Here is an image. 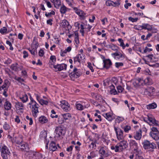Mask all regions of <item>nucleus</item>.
I'll use <instances>...</instances> for the list:
<instances>
[{"label":"nucleus","instance_id":"obj_10","mask_svg":"<svg viewBox=\"0 0 159 159\" xmlns=\"http://www.w3.org/2000/svg\"><path fill=\"white\" fill-rule=\"evenodd\" d=\"M111 55L115 59L117 60H122L125 57L124 54L120 52L112 53L111 54Z\"/></svg>","mask_w":159,"mask_h":159},{"label":"nucleus","instance_id":"obj_5","mask_svg":"<svg viewBox=\"0 0 159 159\" xmlns=\"http://www.w3.org/2000/svg\"><path fill=\"white\" fill-rule=\"evenodd\" d=\"M143 147L145 149L150 150L155 149L156 148V144L153 143H151L149 141H144L143 143Z\"/></svg>","mask_w":159,"mask_h":159},{"label":"nucleus","instance_id":"obj_15","mask_svg":"<svg viewBox=\"0 0 159 159\" xmlns=\"http://www.w3.org/2000/svg\"><path fill=\"white\" fill-rule=\"evenodd\" d=\"M0 150L1 153H6L8 155L10 153V152L7 147L2 143L0 145Z\"/></svg>","mask_w":159,"mask_h":159},{"label":"nucleus","instance_id":"obj_23","mask_svg":"<svg viewBox=\"0 0 159 159\" xmlns=\"http://www.w3.org/2000/svg\"><path fill=\"white\" fill-rule=\"evenodd\" d=\"M72 48L71 46H69L65 50L61 51L60 53L61 56L64 57L66 56V54L67 52H70Z\"/></svg>","mask_w":159,"mask_h":159},{"label":"nucleus","instance_id":"obj_52","mask_svg":"<svg viewBox=\"0 0 159 159\" xmlns=\"http://www.w3.org/2000/svg\"><path fill=\"white\" fill-rule=\"evenodd\" d=\"M138 80H137L136 79H135L132 81V84L135 87H139V85L138 84Z\"/></svg>","mask_w":159,"mask_h":159},{"label":"nucleus","instance_id":"obj_27","mask_svg":"<svg viewBox=\"0 0 159 159\" xmlns=\"http://www.w3.org/2000/svg\"><path fill=\"white\" fill-rule=\"evenodd\" d=\"M143 30H146L148 31H151L153 29L152 25L147 23L143 24Z\"/></svg>","mask_w":159,"mask_h":159},{"label":"nucleus","instance_id":"obj_50","mask_svg":"<svg viewBox=\"0 0 159 159\" xmlns=\"http://www.w3.org/2000/svg\"><path fill=\"white\" fill-rule=\"evenodd\" d=\"M58 121L59 124H62L64 122V120L63 119L61 115V116H59Z\"/></svg>","mask_w":159,"mask_h":159},{"label":"nucleus","instance_id":"obj_30","mask_svg":"<svg viewBox=\"0 0 159 159\" xmlns=\"http://www.w3.org/2000/svg\"><path fill=\"white\" fill-rule=\"evenodd\" d=\"M75 105L76 109L80 111H82L86 108L85 106H83L81 104L78 102L76 103Z\"/></svg>","mask_w":159,"mask_h":159},{"label":"nucleus","instance_id":"obj_59","mask_svg":"<svg viewBox=\"0 0 159 159\" xmlns=\"http://www.w3.org/2000/svg\"><path fill=\"white\" fill-rule=\"evenodd\" d=\"M111 81L112 83H113L114 84L116 85L118 83V80L116 77H114L112 78Z\"/></svg>","mask_w":159,"mask_h":159},{"label":"nucleus","instance_id":"obj_36","mask_svg":"<svg viewBox=\"0 0 159 159\" xmlns=\"http://www.w3.org/2000/svg\"><path fill=\"white\" fill-rule=\"evenodd\" d=\"M62 117L65 120H69L71 118V116L70 114L67 113L61 115Z\"/></svg>","mask_w":159,"mask_h":159},{"label":"nucleus","instance_id":"obj_14","mask_svg":"<svg viewBox=\"0 0 159 159\" xmlns=\"http://www.w3.org/2000/svg\"><path fill=\"white\" fill-rule=\"evenodd\" d=\"M54 68L56 70V71H61L63 70H66L67 68V65L65 64H57L54 66Z\"/></svg>","mask_w":159,"mask_h":159},{"label":"nucleus","instance_id":"obj_8","mask_svg":"<svg viewBox=\"0 0 159 159\" xmlns=\"http://www.w3.org/2000/svg\"><path fill=\"white\" fill-rule=\"evenodd\" d=\"M73 10L75 13L78 15L79 18L81 20H84L86 16V14L83 11L78 9L77 7L74 8Z\"/></svg>","mask_w":159,"mask_h":159},{"label":"nucleus","instance_id":"obj_42","mask_svg":"<svg viewBox=\"0 0 159 159\" xmlns=\"http://www.w3.org/2000/svg\"><path fill=\"white\" fill-rule=\"evenodd\" d=\"M151 131L150 135H152V133L155 134L156 133H159V131H158L157 129L155 127H152L151 128Z\"/></svg>","mask_w":159,"mask_h":159},{"label":"nucleus","instance_id":"obj_64","mask_svg":"<svg viewBox=\"0 0 159 159\" xmlns=\"http://www.w3.org/2000/svg\"><path fill=\"white\" fill-rule=\"evenodd\" d=\"M126 51L127 52V53H128V54H133L134 53L132 49L131 48H130L127 49H126Z\"/></svg>","mask_w":159,"mask_h":159},{"label":"nucleus","instance_id":"obj_9","mask_svg":"<svg viewBox=\"0 0 159 159\" xmlns=\"http://www.w3.org/2000/svg\"><path fill=\"white\" fill-rule=\"evenodd\" d=\"M81 74V72L80 70L75 68L73 71L70 73L69 76L70 78L72 79L74 78L79 77Z\"/></svg>","mask_w":159,"mask_h":159},{"label":"nucleus","instance_id":"obj_37","mask_svg":"<svg viewBox=\"0 0 159 159\" xmlns=\"http://www.w3.org/2000/svg\"><path fill=\"white\" fill-rule=\"evenodd\" d=\"M4 107L5 109L7 110H10L11 108V104L8 101H6L5 103Z\"/></svg>","mask_w":159,"mask_h":159},{"label":"nucleus","instance_id":"obj_58","mask_svg":"<svg viewBox=\"0 0 159 159\" xmlns=\"http://www.w3.org/2000/svg\"><path fill=\"white\" fill-rule=\"evenodd\" d=\"M128 20L132 22H137L139 20V19L138 18H134L131 17H130L128 18Z\"/></svg>","mask_w":159,"mask_h":159},{"label":"nucleus","instance_id":"obj_49","mask_svg":"<svg viewBox=\"0 0 159 159\" xmlns=\"http://www.w3.org/2000/svg\"><path fill=\"white\" fill-rule=\"evenodd\" d=\"M55 12L53 11H52L50 12H46L45 14V16L48 17H51L52 15H54L55 14Z\"/></svg>","mask_w":159,"mask_h":159},{"label":"nucleus","instance_id":"obj_54","mask_svg":"<svg viewBox=\"0 0 159 159\" xmlns=\"http://www.w3.org/2000/svg\"><path fill=\"white\" fill-rule=\"evenodd\" d=\"M117 93H121L124 89L120 85L118 86L117 87Z\"/></svg>","mask_w":159,"mask_h":159},{"label":"nucleus","instance_id":"obj_7","mask_svg":"<svg viewBox=\"0 0 159 159\" xmlns=\"http://www.w3.org/2000/svg\"><path fill=\"white\" fill-rule=\"evenodd\" d=\"M29 157L32 159H42V155L39 152L34 151H30L29 152Z\"/></svg>","mask_w":159,"mask_h":159},{"label":"nucleus","instance_id":"obj_26","mask_svg":"<svg viewBox=\"0 0 159 159\" xmlns=\"http://www.w3.org/2000/svg\"><path fill=\"white\" fill-rule=\"evenodd\" d=\"M39 121L40 123L43 124L47 123L48 120L46 117L42 116L39 118Z\"/></svg>","mask_w":159,"mask_h":159},{"label":"nucleus","instance_id":"obj_39","mask_svg":"<svg viewBox=\"0 0 159 159\" xmlns=\"http://www.w3.org/2000/svg\"><path fill=\"white\" fill-rule=\"evenodd\" d=\"M49 102V100L48 99L44 100L42 99L41 100H40V102H39L41 105H48Z\"/></svg>","mask_w":159,"mask_h":159},{"label":"nucleus","instance_id":"obj_6","mask_svg":"<svg viewBox=\"0 0 159 159\" xmlns=\"http://www.w3.org/2000/svg\"><path fill=\"white\" fill-rule=\"evenodd\" d=\"M114 129L116 132L117 139L119 140L123 139H124L123 131L119 128L115 126L114 127Z\"/></svg>","mask_w":159,"mask_h":159},{"label":"nucleus","instance_id":"obj_25","mask_svg":"<svg viewBox=\"0 0 159 159\" xmlns=\"http://www.w3.org/2000/svg\"><path fill=\"white\" fill-rule=\"evenodd\" d=\"M51 2L53 4L54 7L58 8L61 5L60 0H51Z\"/></svg>","mask_w":159,"mask_h":159},{"label":"nucleus","instance_id":"obj_61","mask_svg":"<svg viewBox=\"0 0 159 159\" xmlns=\"http://www.w3.org/2000/svg\"><path fill=\"white\" fill-rule=\"evenodd\" d=\"M4 129L6 130L9 129L10 128L9 125L6 122L5 123L3 126Z\"/></svg>","mask_w":159,"mask_h":159},{"label":"nucleus","instance_id":"obj_62","mask_svg":"<svg viewBox=\"0 0 159 159\" xmlns=\"http://www.w3.org/2000/svg\"><path fill=\"white\" fill-rule=\"evenodd\" d=\"M106 4L107 6H112L113 1L111 0H107L106 2Z\"/></svg>","mask_w":159,"mask_h":159},{"label":"nucleus","instance_id":"obj_13","mask_svg":"<svg viewBox=\"0 0 159 159\" xmlns=\"http://www.w3.org/2000/svg\"><path fill=\"white\" fill-rule=\"evenodd\" d=\"M15 107L18 112L22 113L24 110L23 104L21 102H15Z\"/></svg>","mask_w":159,"mask_h":159},{"label":"nucleus","instance_id":"obj_35","mask_svg":"<svg viewBox=\"0 0 159 159\" xmlns=\"http://www.w3.org/2000/svg\"><path fill=\"white\" fill-rule=\"evenodd\" d=\"M143 83L147 85H150L152 84V80L149 77H147L143 80Z\"/></svg>","mask_w":159,"mask_h":159},{"label":"nucleus","instance_id":"obj_48","mask_svg":"<svg viewBox=\"0 0 159 159\" xmlns=\"http://www.w3.org/2000/svg\"><path fill=\"white\" fill-rule=\"evenodd\" d=\"M134 29L136 30H143V24L142 25H135L134 26Z\"/></svg>","mask_w":159,"mask_h":159},{"label":"nucleus","instance_id":"obj_11","mask_svg":"<svg viewBox=\"0 0 159 159\" xmlns=\"http://www.w3.org/2000/svg\"><path fill=\"white\" fill-rule=\"evenodd\" d=\"M155 89L152 87H147L144 89V93L146 95L151 96L152 95L153 93L155 91Z\"/></svg>","mask_w":159,"mask_h":159},{"label":"nucleus","instance_id":"obj_40","mask_svg":"<svg viewBox=\"0 0 159 159\" xmlns=\"http://www.w3.org/2000/svg\"><path fill=\"white\" fill-rule=\"evenodd\" d=\"M67 11V8L64 5H62L60 9V11L61 14H65Z\"/></svg>","mask_w":159,"mask_h":159},{"label":"nucleus","instance_id":"obj_19","mask_svg":"<svg viewBox=\"0 0 159 159\" xmlns=\"http://www.w3.org/2000/svg\"><path fill=\"white\" fill-rule=\"evenodd\" d=\"M104 65V68L108 69L112 65L111 61L109 59H107L103 61Z\"/></svg>","mask_w":159,"mask_h":159},{"label":"nucleus","instance_id":"obj_4","mask_svg":"<svg viewBox=\"0 0 159 159\" xmlns=\"http://www.w3.org/2000/svg\"><path fill=\"white\" fill-rule=\"evenodd\" d=\"M60 105L62 109L64 111L68 112L71 110L70 104L66 101H60Z\"/></svg>","mask_w":159,"mask_h":159},{"label":"nucleus","instance_id":"obj_56","mask_svg":"<svg viewBox=\"0 0 159 159\" xmlns=\"http://www.w3.org/2000/svg\"><path fill=\"white\" fill-rule=\"evenodd\" d=\"M110 48L114 51H116L118 50V47L113 44L112 45Z\"/></svg>","mask_w":159,"mask_h":159},{"label":"nucleus","instance_id":"obj_32","mask_svg":"<svg viewBox=\"0 0 159 159\" xmlns=\"http://www.w3.org/2000/svg\"><path fill=\"white\" fill-rule=\"evenodd\" d=\"M112 84L111 80L109 79H107L104 80L103 81V85L105 86H108L110 87V86Z\"/></svg>","mask_w":159,"mask_h":159},{"label":"nucleus","instance_id":"obj_55","mask_svg":"<svg viewBox=\"0 0 159 159\" xmlns=\"http://www.w3.org/2000/svg\"><path fill=\"white\" fill-rule=\"evenodd\" d=\"M7 29L5 27H3L0 30V32L2 34H5L7 32Z\"/></svg>","mask_w":159,"mask_h":159},{"label":"nucleus","instance_id":"obj_28","mask_svg":"<svg viewBox=\"0 0 159 159\" xmlns=\"http://www.w3.org/2000/svg\"><path fill=\"white\" fill-rule=\"evenodd\" d=\"M66 2L68 6L74 9V8H75V6L76 4L75 2H74L73 0H66Z\"/></svg>","mask_w":159,"mask_h":159},{"label":"nucleus","instance_id":"obj_33","mask_svg":"<svg viewBox=\"0 0 159 159\" xmlns=\"http://www.w3.org/2000/svg\"><path fill=\"white\" fill-rule=\"evenodd\" d=\"M147 108L148 109H154L157 107V105L155 102L150 104L146 106Z\"/></svg>","mask_w":159,"mask_h":159},{"label":"nucleus","instance_id":"obj_45","mask_svg":"<svg viewBox=\"0 0 159 159\" xmlns=\"http://www.w3.org/2000/svg\"><path fill=\"white\" fill-rule=\"evenodd\" d=\"M26 118L27 120V122L29 123L30 125H31L33 123V121L31 117H30L29 116H27L26 117Z\"/></svg>","mask_w":159,"mask_h":159},{"label":"nucleus","instance_id":"obj_3","mask_svg":"<svg viewBox=\"0 0 159 159\" xmlns=\"http://www.w3.org/2000/svg\"><path fill=\"white\" fill-rule=\"evenodd\" d=\"M127 142L125 141H122L120 143H117L116 145L115 152H117L122 151L123 149H125L127 147Z\"/></svg>","mask_w":159,"mask_h":159},{"label":"nucleus","instance_id":"obj_47","mask_svg":"<svg viewBox=\"0 0 159 159\" xmlns=\"http://www.w3.org/2000/svg\"><path fill=\"white\" fill-rule=\"evenodd\" d=\"M40 136L41 138L45 139L47 137V134L46 131H42L40 134Z\"/></svg>","mask_w":159,"mask_h":159},{"label":"nucleus","instance_id":"obj_16","mask_svg":"<svg viewBox=\"0 0 159 159\" xmlns=\"http://www.w3.org/2000/svg\"><path fill=\"white\" fill-rule=\"evenodd\" d=\"M129 145L131 148L134 149L135 151H137L138 149V143L134 140L131 139L129 142Z\"/></svg>","mask_w":159,"mask_h":159},{"label":"nucleus","instance_id":"obj_43","mask_svg":"<svg viewBox=\"0 0 159 159\" xmlns=\"http://www.w3.org/2000/svg\"><path fill=\"white\" fill-rule=\"evenodd\" d=\"M137 80H138V82L139 86L143 85V80L142 78H136Z\"/></svg>","mask_w":159,"mask_h":159},{"label":"nucleus","instance_id":"obj_34","mask_svg":"<svg viewBox=\"0 0 159 159\" xmlns=\"http://www.w3.org/2000/svg\"><path fill=\"white\" fill-rule=\"evenodd\" d=\"M110 87L111 89L110 92L111 94L113 95H116L118 93L117 91L115 89L114 86L113 84H111V85L110 86Z\"/></svg>","mask_w":159,"mask_h":159},{"label":"nucleus","instance_id":"obj_31","mask_svg":"<svg viewBox=\"0 0 159 159\" xmlns=\"http://www.w3.org/2000/svg\"><path fill=\"white\" fill-rule=\"evenodd\" d=\"M18 147L22 150L27 151L28 149V147L26 145L22 143L19 144Z\"/></svg>","mask_w":159,"mask_h":159},{"label":"nucleus","instance_id":"obj_53","mask_svg":"<svg viewBox=\"0 0 159 159\" xmlns=\"http://www.w3.org/2000/svg\"><path fill=\"white\" fill-rule=\"evenodd\" d=\"M123 129L125 132L128 133L129 130L131 129V127L129 126L126 125L124 127Z\"/></svg>","mask_w":159,"mask_h":159},{"label":"nucleus","instance_id":"obj_38","mask_svg":"<svg viewBox=\"0 0 159 159\" xmlns=\"http://www.w3.org/2000/svg\"><path fill=\"white\" fill-rule=\"evenodd\" d=\"M151 136L155 140H157L159 139V133L155 134L152 133Z\"/></svg>","mask_w":159,"mask_h":159},{"label":"nucleus","instance_id":"obj_44","mask_svg":"<svg viewBox=\"0 0 159 159\" xmlns=\"http://www.w3.org/2000/svg\"><path fill=\"white\" fill-rule=\"evenodd\" d=\"M17 66V63L13 64L11 65L10 68L12 70L16 71L18 69Z\"/></svg>","mask_w":159,"mask_h":159},{"label":"nucleus","instance_id":"obj_29","mask_svg":"<svg viewBox=\"0 0 159 159\" xmlns=\"http://www.w3.org/2000/svg\"><path fill=\"white\" fill-rule=\"evenodd\" d=\"M20 98L23 102H26L28 100L27 96L25 93L23 95H20Z\"/></svg>","mask_w":159,"mask_h":159},{"label":"nucleus","instance_id":"obj_2","mask_svg":"<svg viewBox=\"0 0 159 159\" xmlns=\"http://www.w3.org/2000/svg\"><path fill=\"white\" fill-rule=\"evenodd\" d=\"M144 121L150 125L159 126V122L155 119L154 117L152 115L149 114L147 118L144 119Z\"/></svg>","mask_w":159,"mask_h":159},{"label":"nucleus","instance_id":"obj_46","mask_svg":"<svg viewBox=\"0 0 159 159\" xmlns=\"http://www.w3.org/2000/svg\"><path fill=\"white\" fill-rule=\"evenodd\" d=\"M35 49H31L30 48H28V50L33 55H34L35 54V52L36 51V49L37 48L38 46V44H35Z\"/></svg>","mask_w":159,"mask_h":159},{"label":"nucleus","instance_id":"obj_12","mask_svg":"<svg viewBox=\"0 0 159 159\" xmlns=\"http://www.w3.org/2000/svg\"><path fill=\"white\" fill-rule=\"evenodd\" d=\"M55 133L56 134V136L58 137L61 136L65 134L64 130L60 127H57L56 128L55 130Z\"/></svg>","mask_w":159,"mask_h":159},{"label":"nucleus","instance_id":"obj_20","mask_svg":"<svg viewBox=\"0 0 159 159\" xmlns=\"http://www.w3.org/2000/svg\"><path fill=\"white\" fill-rule=\"evenodd\" d=\"M142 137V131L140 129L136 131L134 134V138L136 140H140Z\"/></svg>","mask_w":159,"mask_h":159},{"label":"nucleus","instance_id":"obj_41","mask_svg":"<svg viewBox=\"0 0 159 159\" xmlns=\"http://www.w3.org/2000/svg\"><path fill=\"white\" fill-rule=\"evenodd\" d=\"M118 41L120 43V45L122 47L123 49H125V44L123 40L121 38H119Z\"/></svg>","mask_w":159,"mask_h":159},{"label":"nucleus","instance_id":"obj_1","mask_svg":"<svg viewBox=\"0 0 159 159\" xmlns=\"http://www.w3.org/2000/svg\"><path fill=\"white\" fill-rule=\"evenodd\" d=\"M30 102L28 105L30 106V107L31 109L33 116L36 118L38 116L39 113L38 109L39 106L31 97H30Z\"/></svg>","mask_w":159,"mask_h":159},{"label":"nucleus","instance_id":"obj_22","mask_svg":"<svg viewBox=\"0 0 159 159\" xmlns=\"http://www.w3.org/2000/svg\"><path fill=\"white\" fill-rule=\"evenodd\" d=\"M80 31L81 34L82 36H84V32L86 31V24L84 23H81V24L80 25Z\"/></svg>","mask_w":159,"mask_h":159},{"label":"nucleus","instance_id":"obj_51","mask_svg":"<svg viewBox=\"0 0 159 159\" xmlns=\"http://www.w3.org/2000/svg\"><path fill=\"white\" fill-rule=\"evenodd\" d=\"M99 153L102 156H105L106 154V151L103 148H101L99 151Z\"/></svg>","mask_w":159,"mask_h":159},{"label":"nucleus","instance_id":"obj_24","mask_svg":"<svg viewBox=\"0 0 159 159\" xmlns=\"http://www.w3.org/2000/svg\"><path fill=\"white\" fill-rule=\"evenodd\" d=\"M57 149L55 143L53 141H51L49 146V149L50 151L53 152L55 151Z\"/></svg>","mask_w":159,"mask_h":159},{"label":"nucleus","instance_id":"obj_63","mask_svg":"<svg viewBox=\"0 0 159 159\" xmlns=\"http://www.w3.org/2000/svg\"><path fill=\"white\" fill-rule=\"evenodd\" d=\"M92 26L89 24H86V31L88 32L90 31Z\"/></svg>","mask_w":159,"mask_h":159},{"label":"nucleus","instance_id":"obj_17","mask_svg":"<svg viewBox=\"0 0 159 159\" xmlns=\"http://www.w3.org/2000/svg\"><path fill=\"white\" fill-rule=\"evenodd\" d=\"M102 115L109 121H111L114 118L113 114L111 112L104 113Z\"/></svg>","mask_w":159,"mask_h":159},{"label":"nucleus","instance_id":"obj_18","mask_svg":"<svg viewBox=\"0 0 159 159\" xmlns=\"http://www.w3.org/2000/svg\"><path fill=\"white\" fill-rule=\"evenodd\" d=\"M145 57V59L149 62H153L156 61V58L155 55L149 54L146 56Z\"/></svg>","mask_w":159,"mask_h":159},{"label":"nucleus","instance_id":"obj_21","mask_svg":"<svg viewBox=\"0 0 159 159\" xmlns=\"http://www.w3.org/2000/svg\"><path fill=\"white\" fill-rule=\"evenodd\" d=\"M60 26L63 28H66V27L71 28V26L69 25V22L66 20H63L62 21L60 24Z\"/></svg>","mask_w":159,"mask_h":159},{"label":"nucleus","instance_id":"obj_60","mask_svg":"<svg viewBox=\"0 0 159 159\" xmlns=\"http://www.w3.org/2000/svg\"><path fill=\"white\" fill-rule=\"evenodd\" d=\"M125 4L124 5V7L126 9H128L129 7H130L131 5V3L128 2V1L126 0L125 1Z\"/></svg>","mask_w":159,"mask_h":159},{"label":"nucleus","instance_id":"obj_57","mask_svg":"<svg viewBox=\"0 0 159 159\" xmlns=\"http://www.w3.org/2000/svg\"><path fill=\"white\" fill-rule=\"evenodd\" d=\"M124 120V118L122 117L118 116L116 119V121L118 123L122 122Z\"/></svg>","mask_w":159,"mask_h":159}]
</instances>
